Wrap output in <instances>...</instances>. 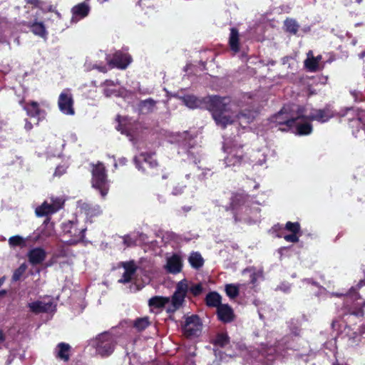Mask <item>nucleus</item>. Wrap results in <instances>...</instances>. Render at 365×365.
Instances as JSON below:
<instances>
[{"label": "nucleus", "mask_w": 365, "mask_h": 365, "mask_svg": "<svg viewBox=\"0 0 365 365\" xmlns=\"http://www.w3.org/2000/svg\"><path fill=\"white\" fill-rule=\"evenodd\" d=\"M181 99L189 108L210 110L215 123L222 128L235 122L245 128L255 117V112L242 113L240 106L228 97L213 96L198 98L194 95H186Z\"/></svg>", "instance_id": "nucleus-1"}, {"label": "nucleus", "mask_w": 365, "mask_h": 365, "mask_svg": "<svg viewBox=\"0 0 365 365\" xmlns=\"http://www.w3.org/2000/svg\"><path fill=\"white\" fill-rule=\"evenodd\" d=\"M299 108L285 106L277 114L271 117L270 121L275 126H279L282 131H289L299 135H309L312 131V126L309 122L303 121L299 116Z\"/></svg>", "instance_id": "nucleus-2"}, {"label": "nucleus", "mask_w": 365, "mask_h": 365, "mask_svg": "<svg viewBox=\"0 0 365 365\" xmlns=\"http://www.w3.org/2000/svg\"><path fill=\"white\" fill-rule=\"evenodd\" d=\"M230 209L235 222H244L252 224L259 221L260 210L259 207H250L249 196L246 195H234L232 198Z\"/></svg>", "instance_id": "nucleus-3"}, {"label": "nucleus", "mask_w": 365, "mask_h": 365, "mask_svg": "<svg viewBox=\"0 0 365 365\" xmlns=\"http://www.w3.org/2000/svg\"><path fill=\"white\" fill-rule=\"evenodd\" d=\"M202 289L200 284H193L186 279L178 282L173 293V309H180L183 306L185 299L188 292L191 293L193 296H198L202 292Z\"/></svg>", "instance_id": "nucleus-4"}, {"label": "nucleus", "mask_w": 365, "mask_h": 365, "mask_svg": "<svg viewBox=\"0 0 365 365\" xmlns=\"http://www.w3.org/2000/svg\"><path fill=\"white\" fill-rule=\"evenodd\" d=\"M222 149L226 154L223 160L225 167L235 168L242 165L244 160L242 147L236 140L225 139Z\"/></svg>", "instance_id": "nucleus-5"}, {"label": "nucleus", "mask_w": 365, "mask_h": 365, "mask_svg": "<svg viewBox=\"0 0 365 365\" xmlns=\"http://www.w3.org/2000/svg\"><path fill=\"white\" fill-rule=\"evenodd\" d=\"M116 344V337L110 332L106 331L98 334L91 341V345L100 356L105 357L110 355Z\"/></svg>", "instance_id": "nucleus-6"}, {"label": "nucleus", "mask_w": 365, "mask_h": 365, "mask_svg": "<svg viewBox=\"0 0 365 365\" xmlns=\"http://www.w3.org/2000/svg\"><path fill=\"white\" fill-rule=\"evenodd\" d=\"M91 183L92 187L98 190L103 197L106 196L110 184L107 178L105 166L100 162L93 165Z\"/></svg>", "instance_id": "nucleus-7"}, {"label": "nucleus", "mask_w": 365, "mask_h": 365, "mask_svg": "<svg viewBox=\"0 0 365 365\" xmlns=\"http://www.w3.org/2000/svg\"><path fill=\"white\" fill-rule=\"evenodd\" d=\"M299 115L304 122L310 123L312 120H317L320 123H325L334 116V113L329 108L317 110L306 106L299 107ZM309 124L311 125V123Z\"/></svg>", "instance_id": "nucleus-8"}, {"label": "nucleus", "mask_w": 365, "mask_h": 365, "mask_svg": "<svg viewBox=\"0 0 365 365\" xmlns=\"http://www.w3.org/2000/svg\"><path fill=\"white\" fill-rule=\"evenodd\" d=\"M63 235L61 241L68 245H75L82 241L86 228H78L76 221H68L62 225Z\"/></svg>", "instance_id": "nucleus-9"}, {"label": "nucleus", "mask_w": 365, "mask_h": 365, "mask_svg": "<svg viewBox=\"0 0 365 365\" xmlns=\"http://www.w3.org/2000/svg\"><path fill=\"white\" fill-rule=\"evenodd\" d=\"M173 294L171 297L155 296L148 300V306L152 311H160L162 309H165L168 314H173L178 309H174L173 307Z\"/></svg>", "instance_id": "nucleus-10"}, {"label": "nucleus", "mask_w": 365, "mask_h": 365, "mask_svg": "<svg viewBox=\"0 0 365 365\" xmlns=\"http://www.w3.org/2000/svg\"><path fill=\"white\" fill-rule=\"evenodd\" d=\"M63 202L62 198L51 197L50 202L45 201L41 206L36 208V214L38 217H43L55 213L62 207Z\"/></svg>", "instance_id": "nucleus-11"}, {"label": "nucleus", "mask_w": 365, "mask_h": 365, "mask_svg": "<svg viewBox=\"0 0 365 365\" xmlns=\"http://www.w3.org/2000/svg\"><path fill=\"white\" fill-rule=\"evenodd\" d=\"M58 106L61 113L65 115H73L75 113L73 108V98L70 89H64L59 95Z\"/></svg>", "instance_id": "nucleus-12"}, {"label": "nucleus", "mask_w": 365, "mask_h": 365, "mask_svg": "<svg viewBox=\"0 0 365 365\" xmlns=\"http://www.w3.org/2000/svg\"><path fill=\"white\" fill-rule=\"evenodd\" d=\"M202 331V323L197 315L187 317L183 326V333L187 337L198 336Z\"/></svg>", "instance_id": "nucleus-13"}, {"label": "nucleus", "mask_w": 365, "mask_h": 365, "mask_svg": "<svg viewBox=\"0 0 365 365\" xmlns=\"http://www.w3.org/2000/svg\"><path fill=\"white\" fill-rule=\"evenodd\" d=\"M309 291L314 292V294L317 297H320L322 295H327V297H344L345 296L343 293H339V292H329L326 290L325 288L319 286L318 283L314 282L312 279H304L302 280V286H300V288H309Z\"/></svg>", "instance_id": "nucleus-14"}, {"label": "nucleus", "mask_w": 365, "mask_h": 365, "mask_svg": "<svg viewBox=\"0 0 365 365\" xmlns=\"http://www.w3.org/2000/svg\"><path fill=\"white\" fill-rule=\"evenodd\" d=\"M106 59L112 68L120 69H125L132 61L131 56L128 53L120 51H116L112 58L108 56Z\"/></svg>", "instance_id": "nucleus-15"}, {"label": "nucleus", "mask_w": 365, "mask_h": 365, "mask_svg": "<svg viewBox=\"0 0 365 365\" xmlns=\"http://www.w3.org/2000/svg\"><path fill=\"white\" fill-rule=\"evenodd\" d=\"M91 11V6L88 1L79 3L71 8V24H76L81 20L87 17Z\"/></svg>", "instance_id": "nucleus-16"}, {"label": "nucleus", "mask_w": 365, "mask_h": 365, "mask_svg": "<svg viewBox=\"0 0 365 365\" xmlns=\"http://www.w3.org/2000/svg\"><path fill=\"white\" fill-rule=\"evenodd\" d=\"M182 257L179 254H173L166 257L164 269L168 273L176 274L182 271Z\"/></svg>", "instance_id": "nucleus-17"}, {"label": "nucleus", "mask_w": 365, "mask_h": 365, "mask_svg": "<svg viewBox=\"0 0 365 365\" xmlns=\"http://www.w3.org/2000/svg\"><path fill=\"white\" fill-rule=\"evenodd\" d=\"M284 347H286V349L292 348L291 345H287L286 342H284V344L279 343L277 346L276 343L272 344L271 341H269L268 344L262 346L260 351L261 355L262 357L267 358V361H272L274 359V355L279 354L281 349Z\"/></svg>", "instance_id": "nucleus-18"}, {"label": "nucleus", "mask_w": 365, "mask_h": 365, "mask_svg": "<svg viewBox=\"0 0 365 365\" xmlns=\"http://www.w3.org/2000/svg\"><path fill=\"white\" fill-rule=\"evenodd\" d=\"M101 86L103 88V93L106 97L123 96L125 93V90L119 86L118 81L106 80Z\"/></svg>", "instance_id": "nucleus-19"}, {"label": "nucleus", "mask_w": 365, "mask_h": 365, "mask_svg": "<svg viewBox=\"0 0 365 365\" xmlns=\"http://www.w3.org/2000/svg\"><path fill=\"white\" fill-rule=\"evenodd\" d=\"M134 163L136 168L142 172L145 171V168L142 165H145L150 168L157 167L158 163L155 158H154L153 154L141 153L138 156L134 158Z\"/></svg>", "instance_id": "nucleus-20"}, {"label": "nucleus", "mask_w": 365, "mask_h": 365, "mask_svg": "<svg viewBox=\"0 0 365 365\" xmlns=\"http://www.w3.org/2000/svg\"><path fill=\"white\" fill-rule=\"evenodd\" d=\"M118 266L119 267H123L124 272L122 277L118 280V282L122 284L130 282L137 270V266L135 262L133 261L122 262H120Z\"/></svg>", "instance_id": "nucleus-21"}, {"label": "nucleus", "mask_w": 365, "mask_h": 365, "mask_svg": "<svg viewBox=\"0 0 365 365\" xmlns=\"http://www.w3.org/2000/svg\"><path fill=\"white\" fill-rule=\"evenodd\" d=\"M46 257V252L41 247H34L31 249L27 253V257L29 263L33 265L41 264Z\"/></svg>", "instance_id": "nucleus-22"}, {"label": "nucleus", "mask_w": 365, "mask_h": 365, "mask_svg": "<svg viewBox=\"0 0 365 365\" xmlns=\"http://www.w3.org/2000/svg\"><path fill=\"white\" fill-rule=\"evenodd\" d=\"M30 310L36 314L41 312H53L56 309V305L51 302H43L41 301H36L29 304Z\"/></svg>", "instance_id": "nucleus-23"}, {"label": "nucleus", "mask_w": 365, "mask_h": 365, "mask_svg": "<svg viewBox=\"0 0 365 365\" xmlns=\"http://www.w3.org/2000/svg\"><path fill=\"white\" fill-rule=\"evenodd\" d=\"M28 115L37 118L38 120L44 118L46 113L40 109L38 103L36 101H31L24 107Z\"/></svg>", "instance_id": "nucleus-24"}, {"label": "nucleus", "mask_w": 365, "mask_h": 365, "mask_svg": "<svg viewBox=\"0 0 365 365\" xmlns=\"http://www.w3.org/2000/svg\"><path fill=\"white\" fill-rule=\"evenodd\" d=\"M158 101L149 98L140 101L138 108L140 114L147 115L154 113L157 110Z\"/></svg>", "instance_id": "nucleus-25"}, {"label": "nucleus", "mask_w": 365, "mask_h": 365, "mask_svg": "<svg viewBox=\"0 0 365 365\" xmlns=\"http://www.w3.org/2000/svg\"><path fill=\"white\" fill-rule=\"evenodd\" d=\"M217 316L223 322H230L233 319L234 314L232 308L227 304H221L217 308Z\"/></svg>", "instance_id": "nucleus-26"}, {"label": "nucleus", "mask_w": 365, "mask_h": 365, "mask_svg": "<svg viewBox=\"0 0 365 365\" xmlns=\"http://www.w3.org/2000/svg\"><path fill=\"white\" fill-rule=\"evenodd\" d=\"M78 207L81 212H84L86 216L93 217L100 214L101 208L98 205H91L86 202L79 201Z\"/></svg>", "instance_id": "nucleus-27"}, {"label": "nucleus", "mask_w": 365, "mask_h": 365, "mask_svg": "<svg viewBox=\"0 0 365 365\" xmlns=\"http://www.w3.org/2000/svg\"><path fill=\"white\" fill-rule=\"evenodd\" d=\"M118 124L116 126V129L120 131L122 134H125L127 136H131V122L130 120L126 117L118 116L117 118Z\"/></svg>", "instance_id": "nucleus-28"}, {"label": "nucleus", "mask_w": 365, "mask_h": 365, "mask_svg": "<svg viewBox=\"0 0 365 365\" xmlns=\"http://www.w3.org/2000/svg\"><path fill=\"white\" fill-rule=\"evenodd\" d=\"M70 349L71 346L68 344L59 343L55 350L56 355L58 358L66 361L69 359Z\"/></svg>", "instance_id": "nucleus-29"}, {"label": "nucleus", "mask_w": 365, "mask_h": 365, "mask_svg": "<svg viewBox=\"0 0 365 365\" xmlns=\"http://www.w3.org/2000/svg\"><path fill=\"white\" fill-rule=\"evenodd\" d=\"M305 68L310 72H316L320 69V65L315 59L313 51H309L307 53V59L304 61Z\"/></svg>", "instance_id": "nucleus-30"}, {"label": "nucleus", "mask_w": 365, "mask_h": 365, "mask_svg": "<svg viewBox=\"0 0 365 365\" xmlns=\"http://www.w3.org/2000/svg\"><path fill=\"white\" fill-rule=\"evenodd\" d=\"M244 275L249 274L250 282L255 286L257 280L262 277V272L260 269H257L253 267L245 269L242 271Z\"/></svg>", "instance_id": "nucleus-31"}, {"label": "nucleus", "mask_w": 365, "mask_h": 365, "mask_svg": "<svg viewBox=\"0 0 365 365\" xmlns=\"http://www.w3.org/2000/svg\"><path fill=\"white\" fill-rule=\"evenodd\" d=\"M252 158L253 168L256 166H262L266 163V150H262L255 152L252 155Z\"/></svg>", "instance_id": "nucleus-32"}, {"label": "nucleus", "mask_w": 365, "mask_h": 365, "mask_svg": "<svg viewBox=\"0 0 365 365\" xmlns=\"http://www.w3.org/2000/svg\"><path fill=\"white\" fill-rule=\"evenodd\" d=\"M188 262L191 267L195 269H199L202 267L204 259L202 255L197 252H192L188 258Z\"/></svg>", "instance_id": "nucleus-33"}, {"label": "nucleus", "mask_w": 365, "mask_h": 365, "mask_svg": "<svg viewBox=\"0 0 365 365\" xmlns=\"http://www.w3.org/2000/svg\"><path fill=\"white\" fill-rule=\"evenodd\" d=\"M206 304L209 307H213L218 308V306L221 305V296L215 292H212L209 293L206 296Z\"/></svg>", "instance_id": "nucleus-34"}, {"label": "nucleus", "mask_w": 365, "mask_h": 365, "mask_svg": "<svg viewBox=\"0 0 365 365\" xmlns=\"http://www.w3.org/2000/svg\"><path fill=\"white\" fill-rule=\"evenodd\" d=\"M229 43L232 51L235 53L239 51V34L238 31L235 28H232L230 30Z\"/></svg>", "instance_id": "nucleus-35"}, {"label": "nucleus", "mask_w": 365, "mask_h": 365, "mask_svg": "<svg viewBox=\"0 0 365 365\" xmlns=\"http://www.w3.org/2000/svg\"><path fill=\"white\" fill-rule=\"evenodd\" d=\"M31 31L37 36L45 38L47 35L46 28L42 22H34L31 26Z\"/></svg>", "instance_id": "nucleus-36"}, {"label": "nucleus", "mask_w": 365, "mask_h": 365, "mask_svg": "<svg viewBox=\"0 0 365 365\" xmlns=\"http://www.w3.org/2000/svg\"><path fill=\"white\" fill-rule=\"evenodd\" d=\"M284 26H285L287 31H288L291 34H297V32L299 29V27L297 22L294 19H287L284 21Z\"/></svg>", "instance_id": "nucleus-37"}, {"label": "nucleus", "mask_w": 365, "mask_h": 365, "mask_svg": "<svg viewBox=\"0 0 365 365\" xmlns=\"http://www.w3.org/2000/svg\"><path fill=\"white\" fill-rule=\"evenodd\" d=\"M150 324L148 317L138 318L134 321L133 327L138 331L145 329Z\"/></svg>", "instance_id": "nucleus-38"}, {"label": "nucleus", "mask_w": 365, "mask_h": 365, "mask_svg": "<svg viewBox=\"0 0 365 365\" xmlns=\"http://www.w3.org/2000/svg\"><path fill=\"white\" fill-rule=\"evenodd\" d=\"M229 337L227 334L220 333L216 336L214 340V344L220 347H224L229 344Z\"/></svg>", "instance_id": "nucleus-39"}, {"label": "nucleus", "mask_w": 365, "mask_h": 365, "mask_svg": "<svg viewBox=\"0 0 365 365\" xmlns=\"http://www.w3.org/2000/svg\"><path fill=\"white\" fill-rule=\"evenodd\" d=\"M9 245L11 247H24L26 245V241L21 236L15 235L9 239Z\"/></svg>", "instance_id": "nucleus-40"}, {"label": "nucleus", "mask_w": 365, "mask_h": 365, "mask_svg": "<svg viewBox=\"0 0 365 365\" xmlns=\"http://www.w3.org/2000/svg\"><path fill=\"white\" fill-rule=\"evenodd\" d=\"M290 331L294 336H299L300 334V323L297 319H291L288 322Z\"/></svg>", "instance_id": "nucleus-41"}, {"label": "nucleus", "mask_w": 365, "mask_h": 365, "mask_svg": "<svg viewBox=\"0 0 365 365\" xmlns=\"http://www.w3.org/2000/svg\"><path fill=\"white\" fill-rule=\"evenodd\" d=\"M27 269V265L25 263L21 264L14 272L12 276V280L16 282L21 279Z\"/></svg>", "instance_id": "nucleus-42"}, {"label": "nucleus", "mask_w": 365, "mask_h": 365, "mask_svg": "<svg viewBox=\"0 0 365 365\" xmlns=\"http://www.w3.org/2000/svg\"><path fill=\"white\" fill-rule=\"evenodd\" d=\"M225 292L229 297L233 299L238 295L239 288L235 284H227L225 287Z\"/></svg>", "instance_id": "nucleus-43"}, {"label": "nucleus", "mask_w": 365, "mask_h": 365, "mask_svg": "<svg viewBox=\"0 0 365 365\" xmlns=\"http://www.w3.org/2000/svg\"><path fill=\"white\" fill-rule=\"evenodd\" d=\"M84 68L86 71H88L92 69H98L99 71L106 73L107 72V68L105 66H97L96 64H92L91 62L86 61L84 64Z\"/></svg>", "instance_id": "nucleus-44"}, {"label": "nucleus", "mask_w": 365, "mask_h": 365, "mask_svg": "<svg viewBox=\"0 0 365 365\" xmlns=\"http://www.w3.org/2000/svg\"><path fill=\"white\" fill-rule=\"evenodd\" d=\"M277 237H283L287 242H299V237L297 233H292L290 235H282V234L277 232L276 234Z\"/></svg>", "instance_id": "nucleus-45"}, {"label": "nucleus", "mask_w": 365, "mask_h": 365, "mask_svg": "<svg viewBox=\"0 0 365 365\" xmlns=\"http://www.w3.org/2000/svg\"><path fill=\"white\" fill-rule=\"evenodd\" d=\"M285 229L292 233H299L300 225L299 222H287L285 225Z\"/></svg>", "instance_id": "nucleus-46"}, {"label": "nucleus", "mask_w": 365, "mask_h": 365, "mask_svg": "<svg viewBox=\"0 0 365 365\" xmlns=\"http://www.w3.org/2000/svg\"><path fill=\"white\" fill-rule=\"evenodd\" d=\"M123 242L125 247H131L136 243V236L128 235L123 237Z\"/></svg>", "instance_id": "nucleus-47"}, {"label": "nucleus", "mask_w": 365, "mask_h": 365, "mask_svg": "<svg viewBox=\"0 0 365 365\" xmlns=\"http://www.w3.org/2000/svg\"><path fill=\"white\" fill-rule=\"evenodd\" d=\"M185 185H181L180 183L177 184L173 187L171 194L174 196H178L181 195L183 192Z\"/></svg>", "instance_id": "nucleus-48"}, {"label": "nucleus", "mask_w": 365, "mask_h": 365, "mask_svg": "<svg viewBox=\"0 0 365 365\" xmlns=\"http://www.w3.org/2000/svg\"><path fill=\"white\" fill-rule=\"evenodd\" d=\"M277 289L284 292H289L291 289V284L288 282H282L277 287Z\"/></svg>", "instance_id": "nucleus-49"}, {"label": "nucleus", "mask_w": 365, "mask_h": 365, "mask_svg": "<svg viewBox=\"0 0 365 365\" xmlns=\"http://www.w3.org/2000/svg\"><path fill=\"white\" fill-rule=\"evenodd\" d=\"M66 168H67L63 166V165L58 166L56 168V170H55V173H54V175H56V176H61V175H63V173H66Z\"/></svg>", "instance_id": "nucleus-50"}, {"label": "nucleus", "mask_w": 365, "mask_h": 365, "mask_svg": "<svg viewBox=\"0 0 365 365\" xmlns=\"http://www.w3.org/2000/svg\"><path fill=\"white\" fill-rule=\"evenodd\" d=\"M27 2L34 4L36 6H39L42 9H44L43 7V2L41 0H27Z\"/></svg>", "instance_id": "nucleus-51"}, {"label": "nucleus", "mask_w": 365, "mask_h": 365, "mask_svg": "<svg viewBox=\"0 0 365 365\" xmlns=\"http://www.w3.org/2000/svg\"><path fill=\"white\" fill-rule=\"evenodd\" d=\"M47 10L48 11L54 12L58 19L61 18V14L58 11L55 10L54 7L52 5H49L47 8Z\"/></svg>", "instance_id": "nucleus-52"}, {"label": "nucleus", "mask_w": 365, "mask_h": 365, "mask_svg": "<svg viewBox=\"0 0 365 365\" xmlns=\"http://www.w3.org/2000/svg\"><path fill=\"white\" fill-rule=\"evenodd\" d=\"M363 286H365V279L360 280V282L356 285V289H360Z\"/></svg>", "instance_id": "nucleus-53"}, {"label": "nucleus", "mask_w": 365, "mask_h": 365, "mask_svg": "<svg viewBox=\"0 0 365 365\" xmlns=\"http://www.w3.org/2000/svg\"><path fill=\"white\" fill-rule=\"evenodd\" d=\"M25 128L27 130H29L32 128V124L30 122H29L28 120H26Z\"/></svg>", "instance_id": "nucleus-54"}, {"label": "nucleus", "mask_w": 365, "mask_h": 365, "mask_svg": "<svg viewBox=\"0 0 365 365\" xmlns=\"http://www.w3.org/2000/svg\"><path fill=\"white\" fill-rule=\"evenodd\" d=\"M4 335L1 331H0V343L3 342L4 341Z\"/></svg>", "instance_id": "nucleus-55"}, {"label": "nucleus", "mask_w": 365, "mask_h": 365, "mask_svg": "<svg viewBox=\"0 0 365 365\" xmlns=\"http://www.w3.org/2000/svg\"><path fill=\"white\" fill-rule=\"evenodd\" d=\"M314 58H315V59L317 61V62L319 63V64L320 65V62H321L322 58V56H321V55H319V56H316V57H314Z\"/></svg>", "instance_id": "nucleus-56"}, {"label": "nucleus", "mask_w": 365, "mask_h": 365, "mask_svg": "<svg viewBox=\"0 0 365 365\" xmlns=\"http://www.w3.org/2000/svg\"><path fill=\"white\" fill-rule=\"evenodd\" d=\"M360 332H361V335H364L365 337V325L361 327Z\"/></svg>", "instance_id": "nucleus-57"}, {"label": "nucleus", "mask_w": 365, "mask_h": 365, "mask_svg": "<svg viewBox=\"0 0 365 365\" xmlns=\"http://www.w3.org/2000/svg\"><path fill=\"white\" fill-rule=\"evenodd\" d=\"M279 229V230H282V227L279 225H275L274 227H273V231L274 232H277V229Z\"/></svg>", "instance_id": "nucleus-58"}, {"label": "nucleus", "mask_w": 365, "mask_h": 365, "mask_svg": "<svg viewBox=\"0 0 365 365\" xmlns=\"http://www.w3.org/2000/svg\"><path fill=\"white\" fill-rule=\"evenodd\" d=\"M125 163H126V159H125V158H121V159H120V164L124 165V164H125Z\"/></svg>", "instance_id": "nucleus-59"}, {"label": "nucleus", "mask_w": 365, "mask_h": 365, "mask_svg": "<svg viewBox=\"0 0 365 365\" xmlns=\"http://www.w3.org/2000/svg\"><path fill=\"white\" fill-rule=\"evenodd\" d=\"M189 141H190V140H189ZM183 145H184L185 147H187H187L190 148V147H191V143H190V142H188L187 143H184V144H183Z\"/></svg>", "instance_id": "nucleus-60"}, {"label": "nucleus", "mask_w": 365, "mask_h": 365, "mask_svg": "<svg viewBox=\"0 0 365 365\" xmlns=\"http://www.w3.org/2000/svg\"><path fill=\"white\" fill-rule=\"evenodd\" d=\"M4 280H5V277L0 278V287L3 284V283L4 282Z\"/></svg>", "instance_id": "nucleus-61"}, {"label": "nucleus", "mask_w": 365, "mask_h": 365, "mask_svg": "<svg viewBox=\"0 0 365 365\" xmlns=\"http://www.w3.org/2000/svg\"><path fill=\"white\" fill-rule=\"evenodd\" d=\"M5 125V123H4L3 120H0V129H1V128L3 127V125Z\"/></svg>", "instance_id": "nucleus-62"}, {"label": "nucleus", "mask_w": 365, "mask_h": 365, "mask_svg": "<svg viewBox=\"0 0 365 365\" xmlns=\"http://www.w3.org/2000/svg\"><path fill=\"white\" fill-rule=\"evenodd\" d=\"M108 0H98V2L100 3H103L105 1H107Z\"/></svg>", "instance_id": "nucleus-63"}, {"label": "nucleus", "mask_w": 365, "mask_h": 365, "mask_svg": "<svg viewBox=\"0 0 365 365\" xmlns=\"http://www.w3.org/2000/svg\"><path fill=\"white\" fill-rule=\"evenodd\" d=\"M356 3L361 4L362 2V0H356Z\"/></svg>", "instance_id": "nucleus-64"}]
</instances>
